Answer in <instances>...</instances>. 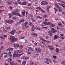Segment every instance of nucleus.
Instances as JSON below:
<instances>
[{"mask_svg":"<svg viewBox=\"0 0 65 65\" xmlns=\"http://www.w3.org/2000/svg\"><path fill=\"white\" fill-rule=\"evenodd\" d=\"M8 39H10V41L11 42H15L17 41L18 40L17 38H15L14 36H11L10 37V38H8Z\"/></svg>","mask_w":65,"mask_h":65,"instance_id":"obj_1","label":"nucleus"},{"mask_svg":"<svg viewBox=\"0 0 65 65\" xmlns=\"http://www.w3.org/2000/svg\"><path fill=\"white\" fill-rule=\"evenodd\" d=\"M23 54H24V53H22L20 54H16V52H14L13 54V58H14V57H17V58H19V57H20V56H22V55H23Z\"/></svg>","mask_w":65,"mask_h":65,"instance_id":"obj_2","label":"nucleus"},{"mask_svg":"<svg viewBox=\"0 0 65 65\" xmlns=\"http://www.w3.org/2000/svg\"><path fill=\"white\" fill-rule=\"evenodd\" d=\"M12 14H13V15H18V16H19V17H22V15H20V14L19 13H16L15 11L12 12Z\"/></svg>","mask_w":65,"mask_h":65,"instance_id":"obj_3","label":"nucleus"},{"mask_svg":"<svg viewBox=\"0 0 65 65\" xmlns=\"http://www.w3.org/2000/svg\"><path fill=\"white\" fill-rule=\"evenodd\" d=\"M55 6L57 7V8H58V9L59 12L60 11H61V8H60V7L59 6V5L57 3H55Z\"/></svg>","mask_w":65,"mask_h":65,"instance_id":"obj_4","label":"nucleus"},{"mask_svg":"<svg viewBox=\"0 0 65 65\" xmlns=\"http://www.w3.org/2000/svg\"><path fill=\"white\" fill-rule=\"evenodd\" d=\"M5 22L6 23H9V24H10L13 23V21L12 20H5Z\"/></svg>","mask_w":65,"mask_h":65,"instance_id":"obj_5","label":"nucleus"},{"mask_svg":"<svg viewBox=\"0 0 65 65\" xmlns=\"http://www.w3.org/2000/svg\"><path fill=\"white\" fill-rule=\"evenodd\" d=\"M36 9H39V10H40L41 12H42L43 13H45V11H44V10L42 9L40 7H37L36 8Z\"/></svg>","mask_w":65,"mask_h":65,"instance_id":"obj_6","label":"nucleus"},{"mask_svg":"<svg viewBox=\"0 0 65 65\" xmlns=\"http://www.w3.org/2000/svg\"><path fill=\"white\" fill-rule=\"evenodd\" d=\"M35 50L36 51H37V52H38V53H40L41 52V49L40 48H35Z\"/></svg>","mask_w":65,"mask_h":65,"instance_id":"obj_7","label":"nucleus"},{"mask_svg":"<svg viewBox=\"0 0 65 65\" xmlns=\"http://www.w3.org/2000/svg\"><path fill=\"white\" fill-rule=\"evenodd\" d=\"M8 55L9 56V57L10 58H12V55H11V52H10V51H9L8 52Z\"/></svg>","mask_w":65,"mask_h":65,"instance_id":"obj_8","label":"nucleus"},{"mask_svg":"<svg viewBox=\"0 0 65 65\" xmlns=\"http://www.w3.org/2000/svg\"><path fill=\"white\" fill-rule=\"evenodd\" d=\"M3 54L4 55H5V54H6L4 56V58H6L7 57V56L8 55V53H6V52H5L4 51L3 52Z\"/></svg>","mask_w":65,"mask_h":65,"instance_id":"obj_9","label":"nucleus"},{"mask_svg":"<svg viewBox=\"0 0 65 65\" xmlns=\"http://www.w3.org/2000/svg\"><path fill=\"white\" fill-rule=\"evenodd\" d=\"M58 4H59V5H60L61 6H62V7H63L65 9V5H64V4H62L59 3Z\"/></svg>","mask_w":65,"mask_h":65,"instance_id":"obj_10","label":"nucleus"},{"mask_svg":"<svg viewBox=\"0 0 65 65\" xmlns=\"http://www.w3.org/2000/svg\"><path fill=\"white\" fill-rule=\"evenodd\" d=\"M56 31L55 30L54 28H52L51 29V32L52 33H56Z\"/></svg>","mask_w":65,"mask_h":65,"instance_id":"obj_11","label":"nucleus"},{"mask_svg":"<svg viewBox=\"0 0 65 65\" xmlns=\"http://www.w3.org/2000/svg\"><path fill=\"white\" fill-rule=\"evenodd\" d=\"M48 47L50 48L49 49H50L51 51H53V50H54V47L53 46L51 47V46L49 45L48 46Z\"/></svg>","mask_w":65,"mask_h":65,"instance_id":"obj_12","label":"nucleus"},{"mask_svg":"<svg viewBox=\"0 0 65 65\" xmlns=\"http://www.w3.org/2000/svg\"><path fill=\"white\" fill-rule=\"evenodd\" d=\"M59 36H58L57 35H56L55 36L54 38L55 39H57V38H59Z\"/></svg>","mask_w":65,"mask_h":65,"instance_id":"obj_13","label":"nucleus"},{"mask_svg":"<svg viewBox=\"0 0 65 65\" xmlns=\"http://www.w3.org/2000/svg\"><path fill=\"white\" fill-rule=\"evenodd\" d=\"M15 30H12L11 31L10 33L12 35H14V34L15 33Z\"/></svg>","mask_w":65,"mask_h":65,"instance_id":"obj_14","label":"nucleus"},{"mask_svg":"<svg viewBox=\"0 0 65 65\" xmlns=\"http://www.w3.org/2000/svg\"><path fill=\"white\" fill-rule=\"evenodd\" d=\"M28 23V22H26L25 23H24L23 24V26H26L27 25Z\"/></svg>","mask_w":65,"mask_h":65,"instance_id":"obj_15","label":"nucleus"},{"mask_svg":"<svg viewBox=\"0 0 65 65\" xmlns=\"http://www.w3.org/2000/svg\"><path fill=\"white\" fill-rule=\"evenodd\" d=\"M6 61H7V62H11V61H12V59L10 58H9L7 59H6Z\"/></svg>","mask_w":65,"mask_h":65,"instance_id":"obj_16","label":"nucleus"},{"mask_svg":"<svg viewBox=\"0 0 65 65\" xmlns=\"http://www.w3.org/2000/svg\"><path fill=\"white\" fill-rule=\"evenodd\" d=\"M45 60H46V61H48L50 63H51V60L50 59H49V58H45Z\"/></svg>","mask_w":65,"mask_h":65,"instance_id":"obj_17","label":"nucleus"},{"mask_svg":"<svg viewBox=\"0 0 65 65\" xmlns=\"http://www.w3.org/2000/svg\"><path fill=\"white\" fill-rule=\"evenodd\" d=\"M26 50H27V52H30V50H32V48L30 47V48H26Z\"/></svg>","mask_w":65,"mask_h":65,"instance_id":"obj_18","label":"nucleus"},{"mask_svg":"<svg viewBox=\"0 0 65 65\" xmlns=\"http://www.w3.org/2000/svg\"><path fill=\"white\" fill-rule=\"evenodd\" d=\"M29 24L31 27H34V25L32 23H31L30 22H29Z\"/></svg>","mask_w":65,"mask_h":65,"instance_id":"obj_19","label":"nucleus"},{"mask_svg":"<svg viewBox=\"0 0 65 65\" xmlns=\"http://www.w3.org/2000/svg\"><path fill=\"white\" fill-rule=\"evenodd\" d=\"M40 39L41 40H42V41H45V40L43 39V38L42 37H40Z\"/></svg>","mask_w":65,"mask_h":65,"instance_id":"obj_20","label":"nucleus"},{"mask_svg":"<svg viewBox=\"0 0 65 65\" xmlns=\"http://www.w3.org/2000/svg\"><path fill=\"white\" fill-rule=\"evenodd\" d=\"M11 65H14V61H12L9 63Z\"/></svg>","mask_w":65,"mask_h":65,"instance_id":"obj_21","label":"nucleus"},{"mask_svg":"<svg viewBox=\"0 0 65 65\" xmlns=\"http://www.w3.org/2000/svg\"><path fill=\"white\" fill-rule=\"evenodd\" d=\"M22 64L23 65H26V61H23L22 63Z\"/></svg>","mask_w":65,"mask_h":65,"instance_id":"obj_22","label":"nucleus"},{"mask_svg":"<svg viewBox=\"0 0 65 65\" xmlns=\"http://www.w3.org/2000/svg\"><path fill=\"white\" fill-rule=\"evenodd\" d=\"M36 18H38V19H42V17L39 16H37L36 17Z\"/></svg>","mask_w":65,"mask_h":65,"instance_id":"obj_23","label":"nucleus"},{"mask_svg":"<svg viewBox=\"0 0 65 65\" xmlns=\"http://www.w3.org/2000/svg\"><path fill=\"white\" fill-rule=\"evenodd\" d=\"M45 4L44 1H42L41 3V4L42 5H45Z\"/></svg>","mask_w":65,"mask_h":65,"instance_id":"obj_24","label":"nucleus"},{"mask_svg":"<svg viewBox=\"0 0 65 65\" xmlns=\"http://www.w3.org/2000/svg\"><path fill=\"white\" fill-rule=\"evenodd\" d=\"M31 20H32V21L33 22H36V20L33 19V18L32 17H31Z\"/></svg>","mask_w":65,"mask_h":65,"instance_id":"obj_25","label":"nucleus"},{"mask_svg":"<svg viewBox=\"0 0 65 65\" xmlns=\"http://www.w3.org/2000/svg\"><path fill=\"white\" fill-rule=\"evenodd\" d=\"M60 51V50H59V49L58 48H57L56 49L55 51L57 53H59V52L58 51Z\"/></svg>","mask_w":65,"mask_h":65,"instance_id":"obj_26","label":"nucleus"},{"mask_svg":"<svg viewBox=\"0 0 65 65\" xmlns=\"http://www.w3.org/2000/svg\"><path fill=\"white\" fill-rule=\"evenodd\" d=\"M22 52V51L21 50H19L17 51V53L18 54H20V53H21V52Z\"/></svg>","mask_w":65,"mask_h":65,"instance_id":"obj_27","label":"nucleus"},{"mask_svg":"<svg viewBox=\"0 0 65 65\" xmlns=\"http://www.w3.org/2000/svg\"><path fill=\"white\" fill-rule=\"evenodd\" d=\"M58 2H62V3H63L64 4H65V2L61 0H58Z\"/></svg>","mask_w":65,"mask_h":65,"instance_id":"obj_28","label":"nucleus"},{"mask_svg":"<svg viewBox=\"0 0 65 65\" xmlns=\"http://www.w3.org/2000/svg\"><path fill=\"white\" fill-rule=\"evenodd\" d=\"M23 46L22 45H21L19 46V48L20 49H22V48H23Z\"/></svg>","mask_w":65,"mask_h":65,"instance_id":"obj_29","label":"nucleus"},{"mask_svg":"<svg viewBox=\"0 0 65 65\" xmlns=\"http://www.w3.org/2000/svg\"><path fill=\"white\" fill-rule=\"evenodd\" d=\"M24 19H21V20L19 22V23H20L22 22H24Z\"/></svg>","mask_w":65,"mask_h":65,"instance_id":"obj_30","label":"nucleus"},{"mask_svg":"<svg viewBox=\"0 0 65 65\" xmlns=\"http://www.w3.org/2000/svg\"><path fill=\"white\" fill-rule=\"evenodd\" d=\"M44 3H45V5H47V4H48V2L46 1H44Z\"/></svg>","mask_w":65,"mask_h":65,"instance_id":"obj_31","label":"nucleus"},{"mask_svg":"<svg viewBox=\"0 0 65 65\" xmlns=\"http://www.w3.org/2000/svg\"><path fill=\"white\" fill-rule=\"evenodd\" d=\"M51 25H52V23H51V22H47V25H49L50 26Z\"/></svg>","mask_w":65,"mask_h":65,"instance_id":"obj_32","label":"nucleus"},{"mask_svg":"<svg viewBox=\"0 0 65 65\" xmlns=\"http://www.w3.org/2000/svg\"><path fill=\"white\" fill-rule=\"evenodd\" d=\"M48 33L49 34L50 36H52L53 35V34H52V32H51L50 31H49L48 32Z\"/></svg>","mask_w":65,"mask_h":65,"instance_id":"obj_33","label":"nucleus"},{"mask_svg":"<svg viewBox=\"0 0 65 65\" xmlns=\"http://www.w3.org/2000/svg\"><path fill=\"white\" fill-rule=\"evenodd\" d=\"M51 27H54L55 26V24H52V25H51Z\"/></svg>","mask_w":65,"mask_h":65,"instance_id":"obj_34","label":"nucleus"},{"mask_svg":"<svg viewBox=\"0 0 65 65\" xmlns=\"http://www.w3.org/2000/svg\"><path fill=\"white\" fill-rule=\"evenodd\" d=\"M0 38H1V39H5V38L4 37H2V36H0Z\"/></svg>","mask_w":65,"mask_h":65,"instance_id":"obj_35","label":"nucleus"},{"mask_svg":"<svg viewBox=\"0 0 65 65\" xmlns=\"http://www.w3.org/2000/svg\"><path fill=\"white\" fill-rule=\"evenodd\" d=\"M61 63V64H63V65H65V62L64 61H63Z\"/></svg>","mask_w":65,"mask_h":65,"instance_id":"obj_36","label":"nucleus"},{"mask_svg":"<svg viewBox=\"0 0 65 65\" xmlns=\"http://www.w3.org/2000/svg\"><path fill=\"white\" fill-rule=\"evenodd\" d=\"M35 27H32V29H31V31L32 32H33L35 29Z\"/></svg>","mask_w":65,"mask_h":65,"instance_id":"obj_37","label":"nucleus"},{"mask_svg":"<svg viewBox=\"0 0 65 65\" xmlns=\"http://www.w3.org/2000/svg\"><path fill=\"white\" fill-rule=\"evenodd\" d=\"M27 54L28 55H31L32 53L31 52H27Z\"/></svg>","mask_w":65,"mask_h":65,"instance_id":"obj_38","label":"nucleus"},{"mask_svg":"<svg viewBox=\"0 0 65 65\" xmlns=\"http://www.w3.org/2000/svg\"><path fill=\"white\" fill-rule=\"evenodd\" d=\"M24 59H26V60H27V59H29V57L25 56L24 57Z\"/></svg>","mask_w":65,"mask_h":65,"instance_id":"obj_39","label":"nucleus"},{"mask_svg":"<svg viewBox=\"0 0 65 65\" xmlns=\"http://www.w3.org/2000/svg\"><path fill=\"white\" fill-rule=\"evenodd\" d=\"M26 13H25L24 12H22V15H23V16H24L25 15V14Z\"/></svg>","mask_w":65,"mask_h":65,"instance_id":"obj_40","label":"nucleus"},{"mask_svg":"<svg viewBox=\"0 0 65 65\" xmlns=\"http://www.w3.org/2000/svg\"><path fill=\"white\" fill-rule=\"evenodd\" d=\"M26 3L25 2H23L22 3V5H26Z\"/></svg>","mask_w":65,"mask_h":65,"instance_id":"obj_41","label":"nucleus"},{"mask_svg":"<svg viewBox=\"0 0 65 65\" xmlns=\"http://www.w3.org/2000/svg\"><path fill=\"white\" fill-rule=\"evenodd\" d=\"M21 32H22V31H17V33L18 34H20V33H21Z\"/></svg>","mask_w":65,"mask_h":65,"instance_id":"obj_42","label":"nucleus"},{"mask_svg":"<svg viewBox=\"0 0 65 65\" xmlns=\"http://www.w3.org/2000/svg\"><path fill=\"white\" fill-rule=\"evenodd\" d=\"M53 57L54 58V59H57V56H53Z\"/></svg>","mask_w":65,"mask_h":65,"instance_id":"obj_43","label":"nucleus"},{"mask_svg":"<svg viewBox=\"0 0 65 65\" xmlns=\"http://www.w3.org/2000/svg\"><path fill=\"white\" fill-rule=\"evenodd\" d=\"M45 42H46L47 43H50V41H47L46 40H45V41H44Z\"/></svg>","mask_w":65,"mask_h":65,"instance_id":"obj_44","label":"nucleus"},{"mask_svg":"<svg viewBox=\"0 0 65 65\" xmlns=\"http://www.w3.org/2000/svg\"><path fill=\"white\" fill-rule=\"evenodd\" d=\"M47 16L46 15H44L43 16V18H46L47 17Z\"/></svg>","mask_w":65,"mask_h":65,"instance_id":"obj_45","label":"nucleus"},{"mask_svg":"<svg viewBox=\"0 0 65 65\" xmlns=\"http://www.w3.org/2000/svg\"><path fill=\"white\" fill-rule=\"evenodd\" d=\"M32 34H33V35H34V36H37V34H35V33H33Z\"/></svg>","mask_w":65,"mask_h":65,"instance_id":"obj_46","label":"nucleus"},{"mask_svg":"<svg viewBox=\"0 0 65 65\" xmlns=\"http://www.w3.org/2000/svg\"><path fill=\"white\" fill-rule=\"evenodd\" d=\"M9 8L11 10H12V7L11 6H9Z\"/></svg>","mask_w":65,"mask_h":65,"instance_id":"obj_47","label":"nucleus"},{"mask_svg":"<svg viewBox=\"0 0 65 65\" xmlns=\"http://www.w3.org/2000/svg\"><path fill=\"white\" fill-rule=\"evenodd\" d=\"M10 51V47H9V48L7 49V51Z\"/></svg>","mask_w":65,"mask_h":65,"instance_id":"obj_48","label":"nucleus"},{"mask_svg":"<svg viewBox=\"0 0 65 65\" xmlns=\"http://www.w3.org/2000/svg\"><path fill=\"white\" fill-rule=\"evenodd\" d=\"M9 18H11V17H12V15L10 14H9Z\"/></svg>","mask_w":65,"mask_h":65,"instance_id":"obj_49","label":"nucleus"},{"mask_svg":"<svg viewBox=\"0 0 65 65\" xmlns=\"http://www.w3.org/2000/svg\"><path fill=\"white\" fill-rule=\"evenodd\" d=\"M4 7V6H0V9L1 8H1H2V7Z\"/></svg>","mask_w":65,"mask_h":65,"instance_id":"obj_50","label":"nucleus"},{"mask_svg":"<svg viewBox=\"0 0 65 65\" xmlns=\"http://www.w3.org/2000/svg\"><path fill=\"white\" fill-rule=\"evenodd\" d=\"M60 38H61V39L62 40L64 39L65 38V37H63L62 36H60Z\"/></svg>","mask_w":65,"mask_h":65,"instance_id":"obj_51","label":"nucleus"},{"mask_svg":"<svg viewBox=\"0 0 65 65\" xmlns=\"http://www.w3.org/2000/svg\"><path fill=\"white\" fill-rule=\"evenodd\" d=\"M45 23V25H47V22L46 21H45L44 22Z\"/></svg>","mask_w":65,"mask_h":65,"instance_id":"obj_52","label":"nucleus"},{"mask_svg":"<svg viewBox=\"0 0 65 65\" xmlns=\"http://www.w3.org/2000/svg\"><path fill=\"white\" fill-rule=\"evenodd\" d=\"M3 56V54L1 53V54H0V57L2 58V57Z\"/></svg>","mask_w":65,"mask_h":65,"instance_id":"obj_53","label":"nucleus"},{"mask_svg":"<svg viewBox=\"0 0 65 65\" xmlns=\"http://www.w3.org/2000/svg\"><path fill=\"white\" fill-rule=\"evenodd\" d=\"M45 63H46V64H50V62H49L45 61Z\"/></svg>","mask_w":65,"mask_h":65,"instance_id":"obj_54","label":"nucleus"},{"mask_svg":"<svg viewBox=\"0 0 65 65\" xmlns=\"http://www.w3.org/2000/svg\"><path fill=\"white\" fill-rule=\"evenodd\" d=\"M6 28H7V29H10V27H6Z\"/></svg>","mask_w":65,"mask_h":65,"instance_id":"obj_55","label":"nucleus"},{"mask_svg":"<svg viewBox=\"0 0 65 65\" xmlns=\"http://www.w3.org/2000/svg\"><path fill=\"white\" fill-rule=\"evenodd\" d=\"M15 11L16 12H19V10H15Z\"/></svg>","mask_w":65,"mask_h":65,"instance_id":"obj_56","label":"nucleus"},{"mask_svg":"<svg viewBox=\"0 0 65 65\" xmlns=\"http://www.w3.org/2000/svg\"><path fill=\"white\" fill-rule=\"evenodd\" d=\"M58 25L59 26H60V25L61 26H62V24H61L58 23Z\"/></svg>","mask_w":65,"mask_h":65,"instance_id":"obj_57","label":"nucleus"},{"mask_svg":"<svg viewBox=\"0 0 65 65\" xmlns=\"http://www.w3.org/2000/svg\"><path fill=\"white\" fill-rule=\"evenodd\" d=\"M13 46L14 47H16V45L14 44H13Z\"/></svg>","mask_w":65,"mask_h":65,"instance_id":"obj_58","label":"nucleus"},{"mask_svg":"<svg viewBox=\"0 0 65 65\" xmlns=\"http://www.w3.org/2000/svg\"><path fill=\"white\" fill-rule=\"evenodd\" d=\"M19 47V45L18 44L16 45V47L18 48V47Z\"/></svg>","mask_w":65,"mask_h":65,"instance_id":"obj_59","label":"nucleus"},{"mask_svg":"<svg viewBox=\"0 0 65 65\" xmlns=\"http://www.w3.org/2000/svg\"><path fill=\"white\" fill-rule=\"evenodd\" d=\"M29 17H33V15L30 14L29 15Z\"/></svg>","mask_w":65,"mask_h":65,"instance_id":"obj_60","label":"nucleus"},{"mask_svg":"<svg viewBox=\"0 0 65 65\" xmlns=\"http://www.w3.org/2000/svg\"><path fill=\"white\" fill-rule=\"evenodd\" d=\"M3 10H1L0 9V13H1L2 12H3Z\"/></svg>","mask_w":65,"mask_h":65,"instance_id":"obj_61","label":"nucleus"},{"mask_svg":"<svg viewBox=\"0 0 65 65\" xmlns=\"http://www.w3.org/2000/svg\"><path fill=\"white\" fill-rule=\"evenodd\" d=\"M33 64H34V62H32L30 64V65H33Z\"/></svg>","mask_w":65,"mask_h":65,"instance_id":"obj_62","label":"nucleus"},{"mask_svg":"<svg viewBox=\"0 0 65 65\" xmlns=\"http://www.w3.org/2000/svg\"><path fill=\"white\" fill-rule=\"evenodd\" d=\"M10 48V50H13L14 49L13 48Z\"/></svg>","mask_w":65,"mask_h":65,"instance_id":"obj_63","label":"nucleus"},{"mask_svg":"<svg viewBox=\"0 0 65 65\" xmlns=\"http://www.w3.org/2000/svg\"><path fill=\"white\" fill-rule=\"evenodd\" d=\"M43 28L44 29H47V28L46 27H43Z\"/></svg>","mask_w":65,"mask_h":65,"instance_id":"obj_64","label":"nucleus"}]
</instances>
